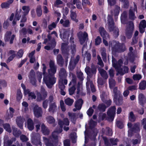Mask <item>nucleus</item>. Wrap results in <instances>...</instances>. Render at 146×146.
<instances>
[{
  "mask_svg": "<svg viewBox=\"0 0 146 146\" xmlns=\"http://www.w3.org/2000/svg\"><path fill=\"white\" fill-rule=\"evenodd\" d=\"M41 131L42 133L46 135H48L50 133V130L45 126L44 123L41 125Z\"/></svg>",
  "mask_w": 146,
  "mask_h": 146,
  "instance_id": "aec40b11",
  "label": "nucleus"
},
{
  "mask_svg": "<svg viewBox=\"0 0 146 146\" xmlns=\"http://www.w3.org/2000/svg\"><path fill=\"white\" fill-rule=\"evenodd\" d=\"M142 123L143 125V128L146 130V118H144L143 119Z\"/></svg>",
  "mask_w": 146,
  "mask_h": 146,
  "instance_id": "774afa93",
  "label": "nucleus"
},
{
  "mask_svg": "<svg viewBox=\"0 0 146 146\" xmlns=\"http://www.w3.org/2000/svg\"><path fill=\"white\" fill-rule=\"evenodd\" d=\"M35 73L34 70L32 69L31 70L29 76V79L31 83L33 85H36V80L35 78Z\"/></svg>",
  "mask_w": 146,
  "mask_h": 146,
  "instance_id": "9b49d317",
  "label": "nucleus"
},
{
  "mask_svg": "<svg viewBox=\"0 0 146 146\" xmlns=\"http://www.w3.org/2000/svg\"><path fill=\"white\" fill-rule=\"evenodd\" d=\"M68 115L70 117L71 121L72 122H75L76 121V113H71L70 112H68Z\"/></svg>",
  "mask_w": 146,
  "mask_h": 146,
  "instance_id": "c85d7f7f",
  "label": "nucleus"
},
{
  "mask_svg": "<svg viewBox=\"0 0 146 146\" xmlns=\"http://www.w3.org/2000/svg\"><path fill=\"white\" fill-rule=\"evenodd\" d=\"M76 89L75 86L73 85L72 87L70 88L69 89V94L72 95L74 93L75 90Z\"/></svg>",
  "mask_w": 146,
  "mask_h": 146,
  "instance_id": "37998d69",
  "label": "nucleus"
},
{
  "mask_svg": "<svg viewBox=\"0 0 146 146\" xmlns=\"http://www.w3.org/2000/svg\"><path fill=\"white\" fill-rule=\"evenodd\" d=\"M117 126L119 129H122L123 128V125L122 122L119 120L117 121L116 122Z\"/></svg>",
  "mask_w": 146,
  "mask_h": 146,
  "instance_id": "ea45409f",
  "label": "nucleus"
},
{
  "mask_svg": "<svg viewBox=\"0 0 146 146\" xmlns=\"http://www.w3.org/2000/svg\"><path fill=\"white\" fill-rule=\"evenodd\" d=\"M90 87L92 92V93H94L96 91V89L95 87V86L92 81H91L90 82Z\"/></svg>",
  "mask_w": 146,
  "mask_h": 146,
  "instance_id": "4d7b16f0",
  "label": "nucleus"
},
{
  "mask_svg": "<svg viewBox=\"0 0 146 146\" xmlns=\"http://www.w3.org/2000/svg\"><path fill=\"white\" fill-rule=\"evenodd\" d=\"M129 120L131 122H134L136 120V117L133 111H131L129 113Z\"/></svg>",
  "mask_w": 146,
  "mask_h": 146,
  "instance_id": "c9c22d12",
  "label": "nucleus"
},
{
  "mask_svg": "<svg viewBox=\"0 0 146 146\" xmlns=\"http://www.w3.org/2000/svg\"><path fill=\"white\" fill-rule=\"evenodd\" d=\"M64 146H70V141L69 139H66L64 141Z\"/></svg>",
  "mask_w": 146,
  "mask_h": 146,
  "instance_id": "338daca9",
  "label": "nucleus"
},
{
  "mask_svg": "<svg viewBox=\"0 0 146 146\" xmlns=\"http://www.w3.org/2000/svg\"><path fill=\"white\" fill-rule=\"evenodd\" d=\"M97 58L98 60V64L100 66H103L104 63L100 56L98 55L97 56Z\"/></svg>",
  "mask_w": 146,
  "mask_h": 146,
  "instance_id": "e2e57ef3",
  "label": "nucleus"
},
{
  "mask_svg": "<svg viewBox=\"0 0 146 146\" xmlns=\"http://www.w3.org/2000/svg\"><path fill=\"white\" fill-rule=\"evenodd\" d=\"M77 77L81 81H82L84 80L83 74L82 72L77 73Z\"/></svg>",
  "mask_w": 146,
  "mask_h": 146,
  "instance_id": "c03bdc74",
  "label": "nucleus"
},
{
  "mask_svg": "<svg viewBox=\"0 0 146 146\" xmlns=\"http://www.w3.org/2000/svg\"><path fill=\"white\" fill-rule=\"evenodd\" d=\"M141 78V75L139 74L134 75L133 76V79L135 80H139Z\"/></svg>",
  "mask_w": 146,
  "mask_h": 146,
  "instance_id": "13d9d810",
  "label": "nucleus"
},
{
  "mask_svg": "<svg viewBox=\"0 0 146 146\" xmlns=\"http://www.w3.org/2000/svg\"><path fill=\"white\" fill-rule=\"evenodd\" d=\"M107 107L106 105L103 103H102L98 105V109L100 111L104 112L106 111Z\"/></svg>",
  "mask_w": 146,
  "mask_h": 146,
  "instance_id": "bb28decb",
  "label": "nucleus"
},
{
  "mask_svg": "<svg viewBox=\"0 0 146 146\" xmlns=\"http://www.w3.org/2000/svg\"><path fill=\"white\" fill-rule=\"evenodd\" d=\"M129 27L127 29L126 31V35L128 38H130L133 33V31L134 28V24L132 21L129 22Z\"/></svg>",
  "mask_w": 146,
  "mask_h": 146,
  "instance_id": "1a4fd4ad",
  "label": "nucleus"
},
{
  "mask_svg": "<svg viewBox=\"0 0 146 146\" xmlns=\"http://www.w3.org/2000/svg\"><path fill=\"white\" fill-rule=\"evenodd\" d=\"M27 125L28 129L32 131L34 128V123L33 121L31 118H29L27 121Z\"/></svg>",
  "mask_w": 146,
  "mask_h": 146,
  "instance_id": "412c9836",
  "label": "nucleus"
},
{
  "mask_svg": "<svg viewBox=\"0 0 146 146\" xmlns=\"http://www.w3.org/2000/svg\"><path fill=\"white\" fill-rule=\"evenodd\" d=\"M56 108L57 106L55 102L51 103L49 105V108L48 109V111L50 112L54 113L55 111V110L56 109Z\"/></svg>",
  "mask_w": 146,
  "mask_h": 146,
  "instance_id": "4be33fe9",
  "label": "nucleus"
},
{
  "mask_svg": "<svg viewBox=\"0 0 146 146\" xmlns=\"http://www.w3.org/2000/svg\"><path fill=\"white\" fill-rule=\"evenodd\" d=\"M16 122L18 126L20 129L23 128L24 119L21 116L17 117L16 119Z\"/></svg>",
  "mask_w": 146,
  "mask_h": 146,
  "instance_id": "2eb2a0df",
  "label": "nucleus"
},
{
  "mask_svg": "<svg viewBox=\"0 0 146 146\" xmlns=\"http://www.w3.org/2000/svg\"><path fill=\"white\" fill-rule=\"evenodd\" d=\"M102 42V39L100 36H98L95 39V44L96 45H99Z\"/></svg>",
  "mask_w": 146,
  "mask_h": 146,
  "instance_id": "a18cd8bd",
  "label": "nucleus"
},
{
  "mask_svg": "<svg viewBox=\"0 0 146 146\" xmlns=\"http://www.w3.org/2000/svg\"><path fill=\"white\" fill-rule=\"evenodd\" d=\"M112 66L117 70H119L123 63L122 60L121 59H119L117 61L115 58L113 56L112 57Z\"/></svg>",
  "mask_w": 146,
  "mask_h": 146,
  "instance_id": "6e6552de",
  "label": "nucleus"
},
{
  "mask_svg": "<svg viewBox=\"0 0 146 146\" xmlns=\"http://www.w3.org/2000/svg\"><path fill=\"white\" fill-rule=\"evenodd\" d=\"M73 84V85L76 86V75L73 74L72 76V79L71 81L70 82L69 86Z\"/></svg>",
  "mask_w": 146,
  "mask_h": 146,
  "instance_id": "e433bc0d",
  "label": "nucleus"
},
{
  "mask_svg": "<svg viewBox=\"0 0 146 146\" xmlns=\"http://www.w3.org/2000/svg\"><path fill=\"white\" fill-rule=\"evenodd\" d=\"M70 23L68 19H67L64 21L62 25L64 27H68L70 26Z\"/></svg>",
  "mask_w": 146,
  "mask_h": 146,
  "instance_id": "5fc2aeb1",
  "label": "nucleus"
},
{
  "mask_svg": "<svg viewBox=\"0 0 146 146\" xmlns=\"http://www.w3.org/2000/svg\"><path fill=\"white\" fill-rule=\"evenodd\" d=\"M40 94H42L43 99L45 100L46 98L47 95V92L45 91L44 89L43 90H42Z\"/></svg>",
  "mask_w": 146,
  "mask_h": 146,
  "instance_id": "3c124183",
  "label": "nucleus"
},
{
  "mask_svg": "<svg viewBox=\"0 0 146 146\" xmlns=\"http://www.w3.org/2000/svg\"><path fill=\"white\" fill-rule=\"evenodd\" d=\"M116 110V108L115 106H111L107 111L108 117L106 118V119L109 121H112L115 115Z\"/></svg>",
  "mask_w": 146,
  "mask_h": 146,
  "instance_id": "20e7f679",
  "label": "nucleus"
},
{
  "mask_svg": "<svg viewBox=\"0 0 146 146\" xmlns=\"http://www.w3.org/2000/svg\"><path fill=\"white\" fill-rule=\"evenodd\" d=\"M139 88L141 90H144L146 88V81L143 80L139 84Z\"/></svg>",
  "mask_w": 146,
  "mask_h": 146,
  "instance_id": "473e14b6",
  "label": "nucleus"
},
{
  "mask_svg": "<svg viewBox=\"0 0 146 146\" xmlns=\"http://www.w3.org/2000/svg\"><path fill=\"white\" fill-rule=\"evenodd\" d=\"M94 111V110L92 107H90L87 110V113L89 116H92Z\"/></svg>",
  "mask_w": 146,
  "mask_h": 146,
  "instance_id": "09e8293b",
  "label": "nucleus"
},
{
  "mask_svg": "<svg viewBox=\"0 0 146 146\" xmlns=\"http://www.w3.org/2000/svg\"><path fill=\"white\" fill-rule=\"evenodd\" d=\"M47 26V23L46 19L44 18L42 20V27L44 29H46Z\"/></svg>",
  "mask_w": 146,
  "mask_h": 146,
  "instance_id": "864d4df0",
  "label": "nucleus"
},
{
  "mask_svg": "<svg viewBox=\"0 0 146 146\" xmlns=\"http://www.w3.org/2000/svg\"><path fill=\"white\" fill-rule=\"evenodd\" d=\"M126 50L124 44L120 43L116 44L112 47V51L115 52H124Z\"/></svg>",
  "mask_w": 146,
  "mask_h": 146,
  "instance_id": "423d86ee",
  "label": "nucleus"
},
{
  "mask_svg": "<svg viewBox=\"0 0 146 146\" xmlns=\"http://www.w3.org/2000/svg\"><path fill=\"white\" fill-rule=\"evenodd\" d=\"M106 49L105 48H103L102 50L101 55L103 61L106 62L107 61V56Z\"/></svg>",
  "mask_w": 146,
  "mask_h": 146,
  "instance_id": "7c9ffc66",
  "label": "nucleus"
},
{
  "mask_svg": "<svg viewBox=\"0 0 146 146\" xmlns=\"http://www.w3.org/2000/svg\"><path fill=\"white\" fill-rule=\"evenodd\" d=\"M22 9L24 11L23 12V14H24L25 15H27L30 11L29 7V6H26L23 7Z\"/></svg>",
  "mask_w": 146,
  "mask_h": 146,
  "instance_id": "58836bf2",
  "label": "nucleus"
},
{
  "mask_svg": "<svg viewBox=\"0 0 146 146\" xmlns=\"http://www.w3.org/2000/svg\"><path fill=\"white\" fill-rule=\"evenodd\" d=\"M135 12L134 10L131 9V7L129 9V19L133 21L134 20L136 17L135 16Z\"/></svg>",
  "mask_w": 146,
  "mask_h": 146,
  "instance_id": "5701e85b",
  "label": "nucleus"
},
{
  "mask_svg": "<svg viewBox=\"0 0 146 146\" xmlns=\"http://www.w3.org/2000/svg\"><path fill=\"white\" fill-rule=\"evenodd\" d=\"M44 100L43 99L42 94L40 93H38L37 95L36 100L37 102H40L42 100Z\"/></svg>",
  "mask_w": 146,
  "mask_h": 146,
  "instance_id": "603ef678",
  "label": "nucleus"
},
{
  "mask_svg": "<svg viewBox=\"0 0 146 146\" xmlns=\"http://www.w3.org/2000/svg\"><path fill=\"white\" fill-rule=\"evenodd\" d=\"M63 79H62V80H60L59 81V88L60 89H62V88H64L65 87V86H64L63 83Z\"/></svg>",
  "mask_w": 146,
  "mask_h": 146,
  "instance_id": "680f3d73",
  "label": "nucleus"
},
{
  "mask_svg": "<svg viewBox=\"0 0 146 146\" xmlns=\"http://www.w3.org/2000/svg\"><path fill=\"white\" fill-rule=\"evenodd\" d=\"M42 102V106L44 108L46 109L48 106V100L47 99L43 100Z\"/></svg>",
  "mask_w": 146,
  "mask_h": 146,
  "instance_id": "8fccbe9b",
  "label": "nucleus"
},
{
  "mask_svg": "<svg viewBox=\"0 0 146 146\" xmlns=\"http://www.w3.org/2000/svg\"><path fill=\"white\" fill-rule=\"evenodd\" d=\"M21 140L23 142H25L28 141L29 139L25 135L22 134L20 136Z\"/></svg>",
  "mask_w": 146,
  "mask_h": 146,
  "instance_id": "49530a36",
  "label": "nucleus"
},
{
  "mask_svg": "<svg viewBox=\"0 0 146 146\" xmlns=\"http://www.w3.org/2000/svg\"><path fill=\"white\" fill-rule=\"evenodd\" d=\"M140 123L137 122L135 123L132 128L130 129V131L132 132L137 133L139 132L140 131L139 128Z\"/></svg>",
  "mask_w": 146,
  "mask_h": 146,
  "instance_id": "dca6fc26",
  "label": "nucleus"
},
{
  "mask_svg": "<svg viewBox=\"0 0 146 146\" xmlns=\"http://www.w3.org/2000/svg\"><path fill=\"white\" fill-rule=\"evenodd\" d=\"M47 121L50 124H52L55 122V119L52 116H50L48 117L47 118Z\"/></svg>",
  "mask_w": 146,
  "mask_h": 146,
  "instance_id": "79ce46f5",
  "label": "nucleus"
},
{
  "mask_svg": "<svg viewBox=\"0 0 146 146\" xmlns=\"http://www.w3.org/2000/svg\"><path fill=\"white\" fill-rule=\"evenodd\" d=\"M57 62L59 66L62 67L64 66V60L62 56L60 54H58L56 58Z\"/></svg>",
  "mask_w": 146,
  "mask_h": 146,
  "instance_id": "4468645a",
  "label": "nucleus"
},
{
  "mask_svg": "<svg viewBox=\"0 0 146 146\" xmlns=\"http://www.w3.org/2000/svg\"><path fill=\"white\" fill-rule=\"evenodd\" d=\"M31 141L32 143L36 145L42 146L40 137L38 134L35 133L31 137Z\"/></svg>",
  "mask_w": 146,
  "mask_h": 146,
  "instance_id": "0eeeda50",
  "label": "nucleus"
},
{
  "mask_svg": "<svg viewBox=\"0 0 146 146\" xmlns=\"http://www.w3.org/2000/svg\"><path fill=\"white\" fill-rule=\"evenodd\" d=\"M56 67L50 68V69L48 70V75L54 76V74L56 73Z\"/></svg>",
  "mask_w": 146,
  "mask_h": 146,
  "instance_id": "2f4dec72",
  "label": "nucleus"
},
{
  "mask_svg": "<svg viewBox=\"0 0 146 146\" xmlns=\"http://www.w3.org/2000/svg\"><path fill=\"white\" fill-rule=\"evenodd\" d=\"M139 26L144 27L145 28L146 27V21L145 20H143L140 23Z\"/></svg>",
  "mask_w": 146,
  "mask_h": 146,
  "instance_id": "0e129e2a",
  "label": "nucleus"
},
{
  "mask_svg": "<svg viewBox=\"0 0 146 146\" xmlns=\"http://www.w3.org/2000/svg\"><path fill=\"white\" fill-rule=\"evenodd\" d=\"M36 12L38 17H40L42 14L41 6L40 5H38L36 9Z\"/></svg>",
  "mask_w": 146,
  "mask_h": 146,
  "instance_id": "c756f323",
  "label": "nucleus"
},
{
  "mask_svg": "<svg viewBox=\"0 0 146 146\" xmlns=\"http://www.w3.org/2000/svg\"><path fill=\"white\" fill-rule=\"evenodd\" d=\"M59 75L60 78V80L65 79L66 78L67 74L65 69L63 68H61L59 72Z\"/></svg>",
  "mask_w": 146,
  "mask_h": 146,
  "instance_id": "a211bd4d",
  "label": "nucleus"
},
{
  "mask_svg": "<svg viewBox=\"0 0 146 146\" xmlns=\"http://www.w3.org/2000/svg\"><path fill=\"white\" fill-rule=\"evenodd\" d=\"M110 143L113 145H117V143L118 141V140L117 138H116L115 139H111L110 140Z\"/></svg>",
  "mask_w": 146,
  "mask_h": 146,
  "instance_id": "de8ad7c7",
  "label": "nucleus"
},
{
  "mask_svg": "<svg viewBox=\"0 0 146 146\" xmlns=\"http://www.w3.org/2000/svg\"><path fill=\"white\" fill-rule=\"evenodd\" d=\"M80 59V56L79 55H77L76 57L75 58L73 61H71L70 63V64L71 65L72 64L75 67L78 63Z\"/></svg>",
  "mask_w": 146,
  "mask_h": 146,
  "instance_id": "a878e982",
  "label": "nucleus"
},
{
  "mask_svg": "<svg viewBox=\"0 0 146 146\" xmlns=\"http://www.w3.org/2000/svg\"><path fill=\"white\" fill-rule=\"evenodd\" d=\"M113 100L117 106L122 105L123 103V97L121 92L118 90L117 87H115L113 90Z\"/></svg>",
  "mask_w": 146,
  "mask_h": 146,
  "instance_id": "f257e3e1",
  "label": "nucleus"
},
{
  "mask_svg": "<svg viewBox=\"0 0 146 146\" xmlns=\"http://www.w3.org/2000/svg\"><path fill=\"white\" fill-rule=\"evenodd\" d=\"M79 41L81 44H83L85 41L86 38L88 37V34L85 31L84 32L83 34H81L78 35Z\"/></svg>",
  "mask_w": 146,
  "mask_h": 146,
  "instance_id": "ddd939ff",
  "label": "nucleus"
},
{
  "mask_svg": "<svg viewBox=\"0 0 146 146\" xmlns=\"http://www.w3.org/2000/svg\"><path fill=\"white\" fill-rule=\"evenodd\" d=\"M123 3V7L125 9H128L129 6V1L128 0H125L121 2Z\"/></svg>",
  "mask_w": 146,
  "mask_h": 146,
  "instance_id": "a19ab883",
  "label": "nucleus"
},
{
  "mask_svg": "<svg viewBox=\"0 0 146 146\" xmlns=\"http://www.w3.org/2000/svg\"><path fill=\"white\" fill-rule=\"evenodd\" d=\"M138 100L140 104L143 106L146 101V99L144 95L142 93L140 94L138 96Z\"/></svg>",
  "mask_w": 146,
  "mask_h": 146,
  "instance_id": "f3484780",
  "label": "nucleus"
},
{
  "mask_svg": "<svg viewBox=\"0 0 146 146\" xmlns=\"http://www.w3.org/2000/svg\"><path fill=\"white\" fill-rule=\"evenodd\" d=\"M99 72L103 78L105 79H107L108 78V75L106 72L105 70L101 69L100 70Z\"/></svg>",
  "mask_w": 146,
  "mask_h": 146,
  "instance_id": "b1692460",
  "label": "nucleus"
},
{
  "mask_svg": "<svg viewBox=\"0 0 146 146\" xmlns=\"http://www.w3.org/2000/svg\"><path fill=\"white\" fill-rule=\"evenodd\" d=\"M109 87L110 88L114 87L115 85V80L113 78H110L109 80Z\"/></svg>",
  "mask_w": 146,
  "mask_h": 146,
  "instance_id": "4c0bfd02",
  "label": "nucleus"
},
{
  "mask_svg": "<svg viewBox=\"0 0 146 146\" xmlns=\"http://www.w3.org/2000/svg\"><path fill=\"white\" fill-rule=\"evenodd\" d=\"M99 31L100 35L103 38H104L106 37L107 32L104 27H100V28H99Z\"/></svg>",
  "mask_w": 146,
  "mask_h": 146,
  "instance_id": "cd10ccee",
  "label": "nucleus"
},
{
  "mask_svg": "<svg viewBox=\"0 0 146 146\" xmlns=\"http://www.w3.org/2000/svg\"><path fill=\"white\" fill-rule=\"evenodd\" d=\"M23 54L24 52L23 50L22 49H21L19 50L17 52V55L19 58H21L23 56Z\"/></svg>",
  "mask_w": 146,
  "mask_h": 146,
  "instance_id": "69168bd1",
  "label": "nucleus"
},
{
  "mask_svg": "<svg viewBox=\"0 0 146 146\" xmlns=\"http://www.w3.org/2000/svg\"><path fill=\"white\" fill-rule=\"evenodd\" d=\"M108 28L109 31L113 32L114 36L116 37L119 35V30L118 28L115 25L112 16L108 15Z\"/></svg>",
  "mask_w": 146,
  "mask_h": 146,
  "instance_id": "f03ea898",
  "label": "nucleus"
},
{
  "mask_svg": "<svg viewBox=\"0 0 146 146\" xmlns=\"http://www.w3.org/2000/svg\"><path fill=\"white\" fill-rule=\"evenodd\" d=\"M3 127L4 129L9 133H11V132L12 130L11 128L10 125L9 123H4L3 126Z\"/></svg>",
  "mask_w": 146,
  "mask_h": 146,
  "instance_id": "f704fd0d",
  "label": "nucleus"
},
{
  "mask_svg": "<svg viewBox=\"0 0 146 146\" xmlns=\"http://www.w3.org/2000/svg\"><path fill=\"white\" fill-rule=\"evenodd\" d=\"M61 50L63 56H69V50L66 43H63L62 44Z\"/></svg>",
  "mask_w": 146,
  "mask_h": 146,
  "instance_id": "f8f14e48",
  "label": "nucleus"
},
{
  "mask_svg": "<svg viewBox=\"0 0 146 146\" xmlns=\"http://www.w3.org/2000/svg\"><path fill=\"white\" fill-rule=\"evenodd\" d=\"M107 131L106 132V134L107 135L110 136L112 135V132L111 130L108 127H106Z\"/></svg>",
  "mask_w": 146,
  "mask_h": 146,
  "instance_id": "6e6d98bb",
  "label": "nucleus"
},
{
  "mask_svg": "<svg viewBox=\"0 0 146 146\" xmlns=\"http://www.w3.org/2000/svg\"><path fill=\"white\" fill-rule=\"evenodd\" d=\"M33 112L35 116L37 118L42 117L43 113L42 108L38 107L37 105L35 106L33 108Z\"/></svg>",
  "mask_w": 146,
  "mask_h": 146,
  "instance_id": "9d476101",
  "label": "nucleus"
},
{
  "mask_svg": "<svg viewBox=\"0 0 146 146\" xmlns=\"http://www.w3.org/2000/svg\"><path fill=\"white\" fill-rule=\"evenodd\" d=\"M83 102V100L82 98L79 99L76 101L75 107L78 110H80L82 108Z\"/></svg>",
  "mask_w": 146,
  "mask_h": 146,
  "instance_id": "6ab92c4d",
  "label": "nucleus"
},
{
  "mask_svg": "<svg viewBox=\"0 0 146 146\" xmlns=\"http://www.w3.org/2000/svg\"><path fill=\"white\" fill-rule=\"evenodd\" d=\"M13 140L8 139L6 142L4 144V146H10L13 143Z\"/></svg>",
  "mask_w": 146,
  "mask_h": 146,
  "instance_id": "bf43d9fd",
  "label": "nucleus"
},
{
  "mask_svg": "<svg viewBox=\"0 0 146 146\" xmlns=\"http://www.w3.org/2000/svg\"><path fill=\"white\" fill-rule=\"evenodd\" d=\"M70 12L71 13L70 17L71 19L76 23H77L78 22V20L76 19L77 15L76 13L73 11L72 10H71Z\"/></svg>",
  "mask_w": 146,
  "mask_h": 146,
  "instance_id": "393cba45",
  "label": "nucleus"
},
{
  "mask_svg": "<svg viewBox=\"0 0 146 146\" xmlns=\"http://www.w3.org/2000/svg\"><path fill=\"white\" fill-rule=\"evenodd\" d=\"M56 78L54 76L49 75L47 74L44 75L43 80L46 86L49 89H51L56 83Z\"/></svg>",
  "mask_w": 146,
  "mask_h": 146,
  "instance_id": "7ed1b4c3",
  "label": "nucleus"
},
{
  "mask_svg": "<svg viewBox=\"0 0 146 146\" xmlns=\"http://www.w3.org/2000/svg\"><path fill=\"white\" fill-rule=\"evenodd\" d=\"M52 138L51 142L46 145V146H57L58 143V135L55 131L52 134Z\"/></svg>",
  "mask_w": 146,
  "mask_h": 146,
  "instance_id": "39448f33",
  "label": "nucleus"
},
{
  "mask_svg": "<svg viewBox=\"0 0 146 146\" xmlns=\"http://www.w3.org/2000/svg\"><path fill=\"white\" fill-rule=\"evenodd\" d=\"M74 100L72 99H71L69 98H68L64 100V102L65 104L69 106H71L73 103L74 102Z\"/></svg>",
  "mask_w": 146,
  "mask_h": 146,
  "instance_id": "72a5a7b5",
  "label": "nucleus"
},
{
  "mask_svg": "<svg viewBox=\"0 0 146 146\" xmlns=\"http://www.w3.org/2000/svg\"><path fill=\"white\" fill-rule=\"evenodd\" d=\"M20 33L21 34L25 35L27 33V30L25 28H23L20 31Z\"/></svg>",
  "mask_w": 146,
  "mask_h": 146,
  "instance_id": "052dcab7",
  "label": "nucleus"
}]
</instances>
